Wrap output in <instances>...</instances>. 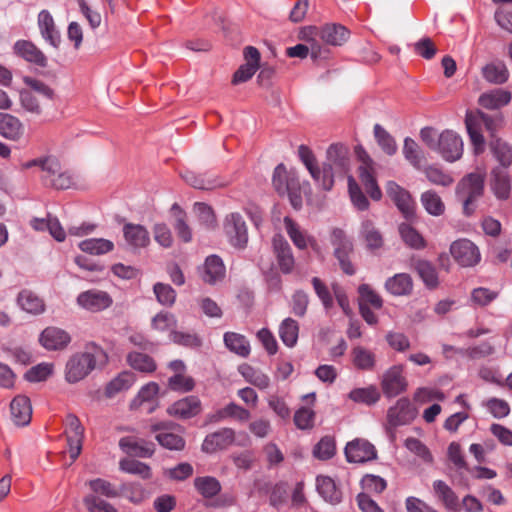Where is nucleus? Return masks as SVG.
Returning <instances> with one entry per match:
<instances>
[{
	"mask_svg": "<svg viewBox=\"0 0 512 512\" xmlns=\"http://www.w3.org/2000/svg\"><path fill=\"white\" fill-rule=\"evenodd\" d=\"M201 410L200 400L195 396H188L173 403L168 408V413L179 418H191Z\"/></svg>",
	"mask_w": 512,
	"mask_h": 512,
	"instance_id": "26",
	"label": "nucleus"
},
{
	"mask_svg": "<svg viewBox=\"0 0 512 512\" xmlns=\"http://www.w3.org/2000/svg\"><path fill=\"white\" fill-rule=\"evenodd\" d=\"M465 125L474 153L481 154L485 150L486 142L482 134L483 127L489 132L491 139H496L495 133L503 127L504 117L501 113L486 114L480 110L468 112L465 117Z\"/></svg>",
	"mask_w": 512,
	"mask_h": 512,
	"instance_id": "3",
	"label": "nucleus"
},
{
	"mask_svg": "<svg viewBox=\"0 0 512 512\" xmlns=\"http://www.w3.org/2000/svg\"><path fill=\"white\" fill-rule=\"evenodd\" d=\"M303 38L309 43L308 45L297 44L287 49V54L290 57L305 58L311 54L312 58L316 59L321 56V47L319 43L311 39V35L306 32V28L303 30Z\"/></svg>",
	"mask_w": 512,
	"mask_h": 512,
	"instance_id": "38",
	"label": "nucleus"
},
{
	"mask_svg": "<svg viewBox=\"0 0 512 512\" xmlns=\"http://www.w3.org/2000/svg\"><path fill=\"white\" fill-rule=\"evenodd\" d=\"M128 364L134 369L142 373H151L156 369V363L147 354L139 352H131L127 355Z\"/></svg>",
	"mask_w": 512,
	"mask_h": 512,
	"instance_id": "52",
	"label": "nucleus"
},
{
	"mask_svg": "<svg viewBox=\"0 0 512 512\" xmlns=\"http://www.w3.org/2000/svg\"><path fill=\"white\" fill-rule=\"evenodd\" d=\"M331 243L342 270L348 275H353L355 270L349 261V254L353 250L352 242L346 237L343 230L335 228L331 234Z\"/></svg>",
	"mask_w": 512,
	"mask_h": 512,
	"instance_id": "8",
	"label": "nucleus"
},
{
	"mask_svg": "<svg viewBox=\"0 0 512 512\" xmlns=\"http://www.w3.org/2000/svg\"><path fill=\"white\" fill-rule=\"evenodd\" d=\"M250 412L239 406L238 404L231 402L227 404L225 407L219 409L213 416L212 420L217 422L224 420L226 418H233L239 422H246L250 419Z\"/></svg>",
	"mask_w": 512,
	"mask_h": 512,
	"instance_id": "40",
	"label": "nucleus"
},
{
	"mask_svg": "<svg viewBox=\"0 0 512 512\" xmlns=\"http://www.w3.org/2000/svg\"><path fill=\"white\" fill-rule=\"evenodd\" d=\"M348 190L354 207L361 211L367 210L369 207V201L352 176L348 177Z\"/></svg>",
	"mask_w": 512,
	"mask_h": 512,
	"instance_id": "57",
	"label": "nucleus"
},
{
	"mask_svg": "<svg viewBox=\"0 0 512 512\" xmlns=\"http://www.w3.org/2000/svg\"><path fill=\"white\" fill-rule=\"evenodd\" d=\"M361 235L369 249H378L383 245V237L371 220H363L361 224Z\"/></svg>",
	"mask_w": 512,
	"mask_h": 512,
	"instance_id": "51",
	"label": "nucleus"
},
{
	"mask_svg": "<svg viewBox=\"0 0 512 512\" xmlns=\"http://www.w3.org/2000/svg\"><path fill=\"white\" fill-rule=\"evenodd\" d=\"M335 453V443L330 437H323L314 447L313 454L316 458L326 460Z\"/></svg>",
	"mask_w": 512,
	"mask_h": 512,
	"instance_id": "64",
	"label": "nucleus"
},
{
	"mask_svg": "<svg viewBox=\"0 0 512 512\" xmlns=\"http://www.w3.org/2000/svg\"><path fill=\"white\" fill-rule=\"evenodd\" d=\"M159 392V386L155 382H150L144 385L137 396L131 402V408L136 409L142 406L144 403L152 402Z\"/></svg>",
	"mask_w": 512,
	"mask_h": 512,
	"instance_id": "56",
	"label": "nucleus"
},
{
	"mask_svg": "<svg viewBox=\"0 0 512 512\" xmlns=\"http://www.w3.org/2000/svg\"><path fill=\"white\" fill-rule=\"evenodd\" d=\"M345 456L348 462L364 463L374 460L377 456L374 445L365 439H354L347 443Z\"/></svg>",
	"mask_w": 512,
	"mask_h": 512,
	"instance_id": "12",
	"label": "nucleus"
},
{
	"mask_svg": "<svg viewBox=\"0 0 512 512\" xmlns=\"http://www.w3.org/2000/svg\"><path fill=\"white\" fill-rule=\"evenodd\" d=\"M315 412L307 407L299 408L294 414V423L298 429L307 430L314 426Z\"/></svg>",
	"mask_w": 512,
	"mask_h": 512,
	"instance_id": "62",
	"label": "nucleus"
},
{
	"mask_svg": "<svg viewBox=\"0 0 512 512\" xmlns=\"http://www.w3.org/2000/svg\"><path fill=\"white\" fill-rule=\"evenodd\" d=\"M490 148L503 167H509L512 164V146L500 138L491 139Z\"/></svg>",
	"mask_w": 512,
	"mask_h": 512,
	"instance_id": "50",
	"label": "nucleus"
},
{
	"mask_svg": "<svg viewBox=\"0 0 512 512\" xmlns=\"http://www.w3.org/2000/svg\"><path fill=\"white\" fill-rule=\"evenodd\" d=\"M399 234L404 243L412 249L419 250L426 247L423 236L407 223L399 225Z\"/></svg>",
	"mask_w": 512,
	"mask_h": 512,
	"instance_id": "49",
	"label": "nucleus"
},
{
	"mask_svg": "<svg viewBox=\"0 0 512 512\" xmlns=\"http://www.w3.org/2000/svg\"><path fill=\"white\" fill-rule=\"evenodd\" d=\"M404 158L415 168L420 170L424 161V153L417 142L410 137L404 139L403 144Z\"/></svg>",
	"mask_w": 512,
	"mask_h": 512,
	"instance_id": "46",
	"label": "nucleus"
},
{
	"mask_svg": "<svg viewBox=\"0 0 512 512\" xmlns=\"http://www.w3.org/2000/svg\"><path fill=\"white\" fill-rule=\"evenodd\" d=\"M450 253L462 267H473L481 260L478 247L468 239H459L450 245Z\"/></svg>",
	"mask_w": 512,
	"mask_h": 512,
	"instance_id": "6",
	"label": "nucleus"
},
{
	"mask_svg": "<svg viewBox=\"0 0 512 512\" xmlns=\"http://www.w3.org/2000/svg\"><path fill=\"white\" fill-rule=\"evenodd\" d=\"M14 51L17 55L26 61L34 63L38 66L45 67L47 59L45 55L32 42L19 40L14 45Z\"/></svg>",
	"mask_w": 512,
	"mask_h": 512,
	"instance_id": "29",
	"label": "nucleus"
},
{
	"mask_svg": "<svg viewBox=\"0 0 512 512\" xmlns=\"http://www.w3.org/2000/svg\"><path fill=\"white\" fill-rule=\"evenodd\" d=\"M413 267L428 288L438 286V275L435 267L427 260L418 259L413 262Z\"/></svg>",
	"mask_w": 512,
	"mask_h": 512,
	"instance_id": "45",
	"label": "nucleus"
},
{
	"mask_svg": "<svg viewBox=\"0 0 512 512\" xmlns=\"http://www.w3.org/2000/svg\"><path fill=\"white\" fill-rule=\"evenodd\" d=\"M374 136L381 149L389 156L397 152V143L394 137L389 134L380 124L374 125Z\"/></svg>",
	"mask_w": 512,
	"mask_h": 512,
	"instance_id": "54",
	"label": "nucleus"
},
{
	"mask_svg": "<svg viewBox=\"0 0 512 512\" xmlns=\"http://www.w3.org/2000/svg\"><path fill=\"white\" fill-rule=\"evenodd\" d=\"M433 489L437 498L443 503L447 510L452 512H458L460 510L456 493L444 481H434Z\"/></svg>",
	"mask_w": 512,
	"mask_h": 512,
	"instance_id": "35",
	"label": "nucleus"
},
{
	"mask_svg": "<svg viewBox=\"0 0 512 512\" xmlns=\"http://www.w3.org/2000/svg\"><path fill=\"white\" fill-rule=\"evenodd\" d=\"M41 345L48 350H60L65 348L71 338L69 334L57 327H48L40 335Z\"/></svg>",
	"mask_w": 512,
	"mask_h": 512,
	"instance_id": "23",
	"label": "nucleus"
},
{
	"mask_svg": "<svg viewBox=\"0 0 512 512\" xmlns=\"http://www.w3.org/2000/svg\"><path fill=\"white\" fill-rule=\"evenodd\" d=\"M177 320L175 316L169 312H160L152 319L151 326L158 331H167L176 327Z\"/></svg>",
	"mask_w": 512,
	"mask_h": 512,
	"instance_id": "63",
	"label": "nucleus"
},
{
	"mask_svg": "<svg viewBox=\"0 0 512 512\" xmlns=\"http://www.w3.org/2000/svg\"><path fill=\"white\" fill-rule=\"evenodd\" d=\"M403 372L404 368L402 365H394L383 373L381 388L386 397H396L406 391L408 382Z\"/></svg>",
	"mask_w": 512,
	"mask_h": 512,
	"instance_id": "7",
	"label": "nucleus"
},
{
	"mask_svg": "<svg viewBox=\"0 0 512 512\" xmlns=\"http://www.w3.org/2000/svg\"><path fill=\"white\" fill-rule=\"evenodd\" d=\"M420 200L426 212L432 216H441L445 211L444 202L433 190L423 192Z\"/></svg>",
	"mask_w": 512,
	"mask_h": 512,
	"instance_id": "48",
	"label": "nucleus"
},
{
	"mask_svg": "<svg viewBox=\"0 0 512 512\" xmlns=\"http://www.w3.org/2000/svg\"><path fill=\"white\" fill-rule=\"evenodd\" d=\"M76 302L80 308L92 313H98L109 308L113 300L107 292L91 289L81 292L77 296Z\"/></svg>",
	"mask_w": 512,
	"mask_h": 512,
	"instance_id": "11",
	"label": "nucleus"
},
{
	"mask_svg": "<svg viewBox=\"0 0 512 512\" xmlns=\"http://www.w3.org/2000/svg\"><path fill=\"white\" fill-rule=\"evenodd\" d=\"M106 352L91 343L82 352L72 355L65 366V379L68 383H77L86 378L94 369L107 363Z\"/></svg>",
	"mask_w": 512,
	"mask_h": 512,
	"instance_id": "2",
	"label": "nucleus"
},
{
	"mask_svg": "<svg viewBox=\"0 0 512 512\" xmlns=\"http://www.w3.org/2000/svg\"><path fill=\"white\" fill-rule=\"evenodd\" d=\"M424 173L432 184L447 187L453 183V178L436 166L426 167Z\"/></svg>",
	"mask_w": 512,
	"mask_h": 512,
	"instance_id": "61",
	"label": "nucleus"
},
{
	"mask_svg": "<svg viewBox=\"0 0 512 512\" xmlns=\"http://www.w3.org/2000/svg\"><path fill=\"white\" fill-rule=\"evenodd\" d=\"M511 97V93L507 90L493 89L481 94L478 103L485 109L497 110L509 104Z\"/></svg>",
	"mask_w": 512,
	"mask_h": 512,
	"instance_id": "30",
	"label": "nucleus"
},
{
	"mask_svg": "<svg viewBox=\"0 0 512 512\" xmlns=\"http://www.w3.org/2000/svg\"><path fill=\"white\" fill-rule=\"evenodd\" d=\"M298 155L311 177L324 190L334 185V177L344 175L349 167L348 150L340 144H333L327 149L326 161L319 167L313 152L305 145H300Z\"/></svg>",
	"mask_w": 512,
	"mask_h": 512,
	"instance_id": "1",
	"label": "nucleus"
},
{
	"mask_svg": "<svg viewBox=\"0 0 512 512\" xmlns=\"http://www.w3.org/2000/svg\"><path fill=\"white\" fill-rule=\"evenodd\" d=\"M482 76L489 83L503 84L508 80L509 72L503 62H491L482 68Z\"/></svg>",
	"mask_w": 512,
	"mask_h": 512,
	"instance_id": "39",
	"label": "nucleus"
},
{
	"mask_svg": "<svg viewBox=\"0 0 512 512\" xmlns=\"http://www.w3.org/2000/svg\"><path fill=\"white\" fill-rule=\"evenodd\" d=\"M123 236L128 246L134 250L145 248L150 243L148 230L140 224H125L123 226Z\"/></svg>",
	"mask_w": 512,
	"mask_h": 512,
	"instance_id": "22",
	"label": "nucleus"
},
{
	"mask_svg": "<svg viewBox=\"0 0 512 512\" xmlns=\"http://www.w3.org/2000/svg\"><path fill=\"white\" fill-rule=\"evenodd\" d=\"M279 337L289 348L296 345L299 335L298 322L290 317L284 319L279 326Z\"/></svg>",
	"mask_w": 512,
	"mask_h": 512,
	"instance_id": "42",
	"label": "nucleus"
},
{
	"mask_svg": "<svg viewBox=\"0 0 512 512\" xmlns=\"http://www.w3.org/2000/svg\"><path fill=\"white\" fill-rule=\"evenodd\" d=\"M38 27L44 40L54 48H58L61 42V36L56 29L54 19L49 11H40L38 14Z\"/></svg>",
	"mask_w": 512,
	"mask_h": 512,
	"instance_id": "24",
	"label": "nucleus"
},
{
	"mask_svg": "<svg viewBox=\"0 0 512 512\" xmlns=\"http://www.w3.org/2000/svg\"><path fill=\"white\" fill-rule=\"evenodd\" d=\"M54 369V365L52 363H40L36 366H33L25 373V378L29 382H40L46 380L49 376L52 375Z\"/></svg>",
	"mask_w": 512,
	"mask_h": 512,
	"instance_id": "59",
	"label": "nucleus"
},
{
	"mask_svg": "<svg viewBox=\"0 0 512 512\" xmlns=\"http://www.w3.org/2000/svg\"><path fill=\"white\" fill-rule=\"evenodd\" d=\"M224 343L231 352L241 357H247L250 354V344L244 335L226 332L224 334Z\"/></svg>",
	"mask_w": 512,
	"mask_h": 512,
	"instance_id": "41",
	"label": "nucleus"
},
{
	"mask_svg": "<svg viewBox=\"0 0 512 512\" xmlns=\"http://www.w3.org/2000/svg\"><path fill=\"white\" fill-rule=\"evenodd\" d=\"M416 414L417 411L409 399L401 398L388 409L387 421L393 427L406 425L414 420Z\"/></svg>",
	"mask_w": 512,
	"mask_h": 512,
	"instance_id": "14",
	"label": "nucleus"
},
{
	"mask_svg": "<svg viewBox=\"0 0 512 512\" xmlns=\"http://www.w3.org/2000/svg\"><path fill=\"white\" fill-rule=\"evenodd\" d=\"M316 489L321 497L331 504H338L342 500L341 491L334 480L328 476L319 475L316 478Z\"/></svg>",
	"mask_w": 512,
	"mask_h": 512,
	"instance_id": "34",
	"label": "nucleus"
},
{
	"mask_svg": "<svg viewBox=\"0 0 512 512\" xmlns=\"http://www.w3.org/2000/svg\"><path fill=\"white\" fill-rule=\"evenodd\" d=\"M119 468L125 473L139 475L143 479H149L151 477L150 467L147 464L134 459H122L119 462Z\"/></svg>",
	"mask_w": 512,
	"mask_h": 512,
	"instance_id": "55",
	"label": "nucleus"
},
{
	"mask_svg": "<svg viewBox=\"0 0 512 512\" xmlns=\"http://www.w3.org/2000/svg\"><path fill=\"white\" fill-rule=\"evenodd\" d=\"M351 361L353 366L362 371H372L376 367V354L361 345L351 350Z\"/></svg>",
	"mask_w": 512,
	"mask_h": 512,
	"instance_id": "31",
	"label": "nucleus"
},
{
	"mask_svg": "<svg viewBox=\"0 0 512 512\" xmlns=\"http://www.w3.org/2000/svg\"><path fill=\"white\" fill-rule=\"evenodd\" d=\"M348 397L355 403L371 406L379 401L381 395L376 386L370 385L368 387L351 390Z\"/></svg>",
	"mask_w": 512,
	"mask_h": 512,
	"instance_id": "43",
	"label": "nucleus"
},
{
	"mask_svg": "<svg viewBox=\"0 0 512 512\" xmlns=\"http://www.w3.org/2000/svg\"><path fill=\"white\" fill-rule=\"evenodd\" d=\"M447 162H455L463 155L462 138L452 130H444L440 133V142L436 150Z\"/></svg>",
	"mask_w": 512,
	"mask_h": 512,
	"instance_id": "9",
	"label": "nucleus"
},
{
	"mask_svg": "<svg viewBox=\"0 0 512 512\" xmlns=\"http://www.w3.org/2000/svg\"><path fill=\"white\" fill-rule=\"evenodd\" d=\"M119 447L124 453L140 458H149L155 451L154 443L135 436L122 437Z\"/></svg>",
	"mask_w": 512,
	"mask_h": 512,
	"instance_id": "17",
	"label": "nucleus"
},
{
	"mask_svg": "<svg viewBox=\"0 0 512 512\" xmlns=\"http://www.w3.org/2000/svg\"><path fill=\"white\" fill-rule=\"evenodd\" d=\"M490 188L498 200H507L511 194V178L508 172L501 168L493 169Z\"/></svg>",
	"mask_w": 512,
	"mask_h": 512,
	"instance_id": "25",
	"label": "nucleus"
},
{
	"mask_svg": "<svg viewBox=\"0 0 512 512\" xmlns=\"http://www.w3.org/2000/svg\"><path fill=\"white\" fill-rule=\"evenodd\" d=\"M272 246L281 272L290 274L294 269L295 259L289 243L282 235L276 234L272 239Z\"/></svg>",
	"mask_w": 512,
	"mask_h": 512,
	"instance_id": "16",
	"label": "nucleus"
},
{
	"mask_svg": "<svg viewBox=\"0 0 512 512\" xmlns=\"http://www.w3.org/2000/svg\"><path fill=\"white\" fill-rule=\"evenodd\" d=\"M306 32L311 35L313 41L318 39L326 44L333 46H340L344 44L349 38V31L342 25L326 24L321 27L311 26L306 28Z\"/></svg>",
	"mask_w": 512,
	"mask_h": 512,
	"instance_id": "5",
	"label": "nucleus"
},
{
	"mask_svg": "<svg viewBox=\"0 0 512 512\" xmlns=\"http://www.w3.org/2000/svg\"><path fill=\"white\" fill-rule=\"evenodd\" d=\"M135 382V375L125 371L112 379L106 386L105 393L108 397H114L116 394L128 390Z\"/></svg>",
	"mask_w": 512,
	"mask_h": 512,
	"instance_id": "44",
	"label": "nucleus"
},
{
	"mask_svg": "<svg viewBox=\"0 0 512 512\" xmlns=\"http://www.w3.org/2000/svg\"><path fill=\"white\" fill-rule=\"evenodd\" d=\"M17 304L23 311L32 315H40L45 311L44 300L29 289H23L19 292Z\"/></svg>",
	"mask_w": 512,
	"mask_h": 512,
	"instance_id": "28",
	"label": "nucleus"
},
{
	"mask_svg": "<svg viewBox=\"0 0 512 512\" xmlns=\"http://www.w3.org/2000/svg\"><path fill=\"white\" fill-rule=\"evenodd\" d=\"M11 415L14 423L18 426H25L31 420L32 407L27 396H16L10 404Z\"/></svg>",
	"mask_w": 512,
	"mask_h": 512,
	"instance_id": "27",
	"label": "nucleus"
},
{
	"mask_svg": "<svg viewBox=\"0 0 512 512\" xmlns=\"http://www.w3.org/2000/svg\"><path fill=\"white\" fill-rule=\"evenodd\" d=\"M24 128L20 120L8 113H0V134L4 137L17 140L23 134Z\"/></svg>",
	"mask_w": 512,
	"mask_h": 512,
	"instance_id": "37",
	"label": "nucleus"
},
{
	"mask_svg": "<svg viewBox=\"0 0 512 512\" xmlns=\"http://www.w3.org/2000/svg\"><path fill=\"white\" fill-rule=\"evenodd\" d=\"M155 438L161 446L169 450H182L185 446L182 436L176 433L162 431Z\"/></svg>",
	"mask_w": 512,
	"mask_h": 512,
	"instance_id": "58",
	"label": "nucleus"
},
{
	"mask_svg": "<svg viewBox=\"0 0 512 512\" xmlns=\"http://www.w3.org/2000/svg\"><path fill=\"white\" fill-rule=\"evenodd\" d=\"M225 235L229 243L239 249H243L248 242L246 223L239 213L228 214L223 223Z\"/></svg>",
	"mask_w": 512,
	"mask_h": 512,
	"instance_id": "4",
	"label": "nucleus"
},
{
	"mask_svg": "<svg viewBox=\"0 0 512 512\" xmlns=\"http://www.w3.org/2000/svg\"><path fill=\"white\" fill-rule=\"evenodd\" d=\"M284 226L291 241L298 249H305L308 245L314 247V238L310 237L305 231H303L290 217L284 218Z\"/></svg>",
	"mask_w": 512,
	"mask_h": 512,
	"instance_id": "33",
	"label": "nucleus"
},
{
	"mask_svg": "<svg viewBox=\"0 0 512 512\" xmlns=\"http://www.w3.org/2000/svg\"><path fill=\"white\" fill-rule=\"evenodd\" d=\"M194 485L197 491L205 498H212L221 490L219 481L211 476L197 477L194 480Z\"/></svg>",
	"mask_w": 512,
	"mask_h": 512,
	"instance_id": "53",
	"label": "nucleus"
},
{
	"mask_svg": "<svg viewBox=\"0 0 512 512\" xmlns=\"http://www.w3.org/2000/svg\"><path fill=\"white\" fill-rule=\"evenodd\" d=\"M157 301L163 306H172L176 300L175 290L168 284L156 283L153 287Z\"/></svg>",
	"mask_w": 512,
	"mask_h": 512,
	"instance_id": "60",
	"label": "nucleus"
},
{
	"mask_svg": "<svg viewBox=\"0 0 512 512\" xmlns=\"http://www.w3.org/2000/svg\"><path fill=\"white\" fill-rule=\"evenodd\" d=\"M235 441V431L231 428H222L207 435L202 443V450L206 453H215L228 448Z\"/></svg>",
	"mask_w": 512,
	"mask_h": 512,
	"instance_id": "19",
	"label": "nucleus"
},
{
	"mask_svg": "<svg viewBox=\"0 0 512 512\" xmlns=\"http://www.w3.org/2000/svg\"><path fill=\"white\" fill-rule=\"evenodd\" d=\"M386 193L405 218L409 219L414 216L415 202L407 190L396 182L389 181L386 184Z\"/></svg>",
	"mask_w": 512,
	"mask_h": 512,
	"instance_id": "13",
	"label": "nucleus"
},
{
	"mask_svg": "<svg viewBox=\"0 0 512 512\" xmlns=\"http://www.w3.org/2000/svg\"><path fill=\"white\" fill-rule=\"evenodd\" d=\"M484 189V174L474 172L464 177L457 187V194L459 197H470V199H477L483 193Z\"/></svg>",
	"mask_w": 512,
	"mask_h": 512,
	"instance_id": "21",
	"label": "nucleus"
},
{
	"mask_svg": "<svg viewBox=\"0 0 512 512\" xmlns=\"http://www.w3.org/2000/svg\"><path fill=\"white\" fill-rule=\"evenodd\" d=\"M37 166L42 172V180L47 186H52L53 178H57V176L63 170L59 160L55 157H46L33 159L23 164V167L28 169L31 167Z\"/></svg>",
	"mask_w": 512,
	"mask_h": 512,
	"instance_id": "20",
	"label": "nucleus"
},
{
	"mask_svg": "<svg viewBox=\"0 0 512 512\" xmlns=\"http://www.w3.org/2000/svg\"><path fill=\"white\" fill-rule=\"evenodd\" d=\"M225 275V267L220 257L208 256L202 269V279L209 284L222 280Z\"/></svg>",
	"mask_w": 512,
	"mask_h": 512,
	"instance_id": "32",
	"label": "nucleus"
},
{
	"mask_svg": "<svg viewBox=\"0 0 512 512\" xmlns=\"http://www.w3.org/2000/svg\"><path fill=\"white\" fill-rule=\"evenodd\" d=\"M245 64L241 65L233 75V84L248 81L259 68L260 53L253 46H247L244 50Z\"/></svg>",
	"mask_w": 512,
	"mask_h": 512,
	"instance_id": "18",
	"label": "nucleus"
},
{
	"mask_svg": "<svg viewBox=\"0 0 512 512\" xmlns=\"http://www.w3.org/2000/svg\"><path fill=\"white\" fill-rule=\"evenodd\" d=\"M79 248L86 253L92 255H101L113 250L114 244L112 241L104 238H90L83 240L79 243Z\"/></svg>",
	"mask_w": 512,
	"mask_h": 512,
	"instance_id": "47",
	"label": "nucleus"
},
{
	"mask_svg": "<svg viewBox=\"0 0 512 512\" xmlns=\"http://www.w3.org/2000/svg\"><path fill=\"white\" fill-rule=\"evenodd\" d=\"M360 159L362 164L359 166V178L370 197L375 201H379L382 197V192L374 176L373 161L365 152L360 155Z\"/></svg>",
	"mask_w": 512,
	"mask_h": 512,
	"instance_id": "15",
	"label": "nucleus"
},
{
	"mask_svg": "<svg viewBox=\"0 0 512 512\" xmlns=\"http://www.w3.org/2000/svg\"><path fill=\"white\" fill-rule=\"evenodd\" d=\"M385 288L395 296L409 295L413 289L412 278L406 273L396 274L386 280Z\"/></svg>",
	"mask_w": 512,
	"mask_h": 512,
	"instance_id": "36",
	"label": "nucleus"
},
{
	"mask_svg": "<svg viewBox=\"0 0 512 512\" xmlns=\"http://www.w3.org/2000/svg\"><path fill=\"white\" fill-rule=\"evenodd\" d=\"M64 424L68 451L72 462H74L82 450L84 427L81 425L80 420L73 414L66 416Z\"/></svg>",
	"mask_w": 512,
	"mask_h": 512,
	"instance_id": "10",
	"label": "nucleus"
}]
</instances>
